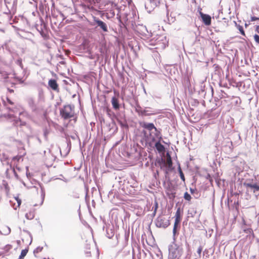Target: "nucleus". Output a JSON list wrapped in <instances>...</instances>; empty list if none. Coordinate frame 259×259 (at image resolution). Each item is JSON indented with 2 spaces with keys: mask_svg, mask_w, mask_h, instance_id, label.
<instances>
[{
  "mask_svg": "<svg viewBox=\"0 0 259 259\" xmlns=\"http://www.w3.org/2000/svg\"><path fill=\"white\" fill-rule=\"evenodd\" d=\"M60 115L64 119H67L74 116V107L70 105H65L60 110Z\"/></svg>",
  "mask_w": 259,
  "mask_h": 259,
  "instance_id": "1",
  "label": "nucleus"
},
{
  "mask_svg": "<svg viewBox=\"0 0 259 259\" xmlns=\"http://www.w3.org/2000/svg\"><path fill=\"white\" fill-rule=\"evenodd\" d=\"M163 166L166 168V173L171 171L174 169L172 166L171 158L169 152L166 153L164 160H163Z\"/></svg>",
  "mask_w": 259,
  "mask_h": 259,
  "instance_id": "2",
  "label": "nucleus"
},
{
  "mask_svg": "<svg viewBox=\"0 0 259 259\" xmlns=\"http://www.w3.org/2000/svg\"><path fill=\"white\" fill-rule=\"evenodd\" d=\"M181 255V250L178 248L169 249V256L171 259H178Z\"/></svg>",
  "mask_w": 259,
  "mask_h": 259,
  "instance_id": "3",
  "label": "nucleus"
},
{
  "mask_svg": "<svg viewBox=\"0 0 259 259\" xmlns=\"http://www.w3.org/2000/svg\"><path fill=\"white\" fill-rule=\"evenodd\" d=\"M199 14L202 18L203 23L206 26H209L211 23V18L210 16L208 14H203L201 12V8H200Z\"/></svg>",
  "mask_w": 259,
  "mask_h": 259,
  "instance_id": "4",
  "label": "nucleus"
},
{
  "mask_svg": "<svg viewBox=\"0 0 259 259\" xmlns=\"http://www.w3.org/2000/svg\"><path fill=\"white\" fill-rule=\"evenodd\" d=\"M85 256L87 257H92V259H99V253L97 250L95 249L92 251H87L85 252Z\"/></svg>",
  "mask_w": 259,
  "mask_h": 259,
  "instance_id": "5",
  "label": "nucleus"
},
{
  "mask_svg": "<svg viewBox=\"0 0 259 259\" xmlns=\"http://www.w3.org/2000/svg\"><path fill=\"white\" fill-rule=\"evenodd\" d=\"M48 84L49 87L55 91L58 92L59 91V88L58 84L55 79H50L48 81Z\"/></svg>",
  "mask_w": 259,
  "mask_h": 259,
  "instance_id": "6",
  "label": "nucleus"
},
{
  "mask_svg": "<svg viewBox=\"0 0 259 259\" xmlns=\"http://www.w3.org/2000/svg\"><path fill=\"white\" fill-rule=\"evenodd\" d=\"M94 21L98 24L99 26L104 31H108L107 26L106 24L102 21L97 19L94 17Z\"/></svg>",
  "mask_w": 259,
  "mask_h": 259,
  "instance_id": "7",
  "label": "nucleus"
},
{
  "mask_svg": "<svg viewBox=\"0 0 259 259\" xmlns=\"http://www.w3.org/2000/svg\"><path fill=\"white\" fill-rule=\"evenodd\" d=\"M243 185L246 188H249L251 190H253V192L259 191V185H258L256 183L254 184H251L250 183H244Z\"/></svg>",
  "mask_w": 259,
  "mask_h": 259,
  "instance_id": "8",
  "label": "nucleus"
},
{
  "mask_svg": "<svg viewBox=\"0 0 259 259\" xmlns=\"http://www.w3.org/2000/svg\"><path fill=\"white\" fill-rule=\"evenodd\" d=\"M140 125L143 128L147 129L149 131H152L153 130H156V128L153 123H146V122H141Z\"/></svg>",
  "mask_w": 259,
  "mask_h": 259,
  "instance_id": "9",
  "label": "nucleus"
},
{
  "mask_svg": "<svg viewBox=\"0 0 259 259\" xmlns=\"http://www.w3.org/2000/svg\"><path fill=\"white\" fill-rule=\"evenodd\" d=\"M181 221V212L180 208H178L175 214V226L178 225Z\"/></svg>",
  "mask_w": 259,
  "mask_h": 259,
  "instance_id": "10",
  "label": "nucleus"
},
{
  "mask_svg": "<svg viewBox=\"0 0 259 259\" xmlns=\"http://www.w3.org/2000/svg\"><path fill=\"white\" fill-rule=\"evenodd\" d=\"M111 103L114 109L117 110L119 108L118 100L115 97H113L111 99Z\"/></svg>",
  "mask_w": 259,
  "mask_h": 259,
  "instance_id": "11",
  "label": "nucleus"
},
{
  "mask_svg": "<svg viewBox=\"0 0 259 259\" xmlns=\"http://www.w3.org/2000/svg\"><path fill=\"white\" fill-rule=\"evenodd\" d=\"M12 245L10 244L6 245L3 248L4 251L3 253H8L12 249Z\"/></svg>",
  "mask_w": 259,
  "mask_h": 259,
  "instance_id": "12",
  "label": "nucleus"
},
{
  "mask_svg": "<svg viewBox=\"0 0 259 259\" xmlns=\"http://www.w3.org/2000/svg\"><path fill=\"white\" fill-rule=\"evenodd\" d=\"M155 147L157 150L159 152H162V144L160 143V141H159L158 142H156L155 144Z\"/></svg>",
  "mask_w": 259,
  "mask_h": 259,
  "instance_id": "13",
  "label": "nucleus"
},
{
  "mask_svg": "<svg viewBox=\"0 0 259 259\" xmlns=\"http://www.w3.org/2000/svg\"><path fill=\"white\" fill-rule=\"evenodd\" d=\"M28 251V250L27 249L22 250L21 251V254L18 259H23L24 257L26 256V254L27 253Z\"/></svg>",
  "mask_w": 259,
  "mask_h": 259,
  "instance_id": "14",
  "label": "nucleus"
},
{
  "mask_svg": "<svg viewBox=\"0 0 259 259\" xmlns=\"http://www.w3.org/2000/svg\"><path fill=\"white\" fill-rule=\"evenodd\" d=\"M178 171H179V174H180V178H181V180L183 182H185V176H184V174H183V172L182 171V170L180 166H179Z\"/></svg>",
  "mask_w": 259,
  "mask_h": 259,
  "instance_id": "15",
  "label": "nucleus"
},
{
  "mask_svg": "<svg viewBox=\"0 0 259 259\" xmlns=\"http://www.w3.org/2000/svg\"><path fill=\"white\" fill-rule=\"evenodd\" d=\"M155 224L157 227L161 228L162 227V219L158 217L156 220Z\"/></svg>",
  "mask_w": 259,
  "mask_h": 259,
  "instance_id": "16",
  "label": "nucleus"
},
{
  "mask_svg": "<svg viewBox=\"0 0 259 259\" xmlns=\"http://www.w3.org/2000/svg\"><path fill=\"white\" fill-rule=\"evenodd\" d=\"M43 249V247H40V246H38L33 251V253L34 254V255L35 256H37V254L41 252Z\"/></svg>",
  "mask_w": 259,
  "mask_h": 259,
  "instance_id": "17",
  "label": "nucleus"
},
{
  "mask_svg": "<svg viewBox=\"0 0 259 259\" xmlns=\"http://www.w3.org/2000/svg\"><path fill=\"white\" fill-rule=\"evenodd\" d=\"M14 199L16 201L17 203V205L15 208V209H16L17 207H19L21 204V200L19 198V196H16L14 197Z\"/></svg>",
  "mask_w": 259,
  "mask_h": 259,
  "instance_id": "18",
  "label": "nucleus"
},
{
  "mask_svg": "<svg viewBox=\"0 0 259 259\" xmlns=\"http://www.w3.org/2000/svg\"><path fill=\"white\" fill-rule=\"evenodd\" d=\"M184 197L188 201H190L192 198L191 195L187 192L185 193Z\"/></svg>",
  "mask_w": 259,
  "mask_h": 259,
  "instance_id": "19",
  "label": "nucleus"
},
{
  "mask_svg": "<svg viewBox=\"0 0 259 259\" xmlns=\"http://www.w3.org/2000/svg\"><path fill=\"white\" fill-rule=\"evenodd\" d=\"M238 30H239V31L240 32V33L244 36L245 35V32L243 30V27L240 26V25H239L238 26Z\"/></svg>",
  "mask_w": 259,
  "mask_h": 259,
  "instance_id": "20",
  "label": "nucleus"
},
{
  "mask_svg": "<svg viewBox=\"0 0 259 259\" xmlns=\"http://www.w3.org/2000/svg\"><path fill=\"white\" fill-rule=\"evenodd\" d=\"M254 39L256 43L259 44V35L257 34H255L253 36Z\"/></svg>",
  "mask_w": 259,
  "mask_h": 259,
  "instance_id": "21",
  "label": "nucleus"
},
{
  "mask_svg": "<svg viewBox=\"0 0 259 259\" xmlns=\"http://www.w3.org/2000/svg\"><path fill=\"white\" fill-rule=\"evenodd\" d=\"M6 100L9 104L11 105H13L14 104V102H12L8 97L6 98Z\"/></svg>",
  "mask_w": 259,
  "mask_h": 259,
  "instance_id": "22",
  "label": "nucleus"
},
{
  "mask_svg": "<svg viewBox=\"0 0 259 259\" xmlns=\"http://www.w3.org/2000/svg\"><path fill=\"white\" fill-rule=\"evenodd\" d=\"M202 250V247L201 246H199L197 249V253L199 255V256H200V255L201 254Z\"/></svg>",
  "mask_w": 259,
  "mask_h": 259,
  "instance_id": "23",
  "label": "nucleus"
},
{
  "mask_svg": "<svg viewBox=\"0 0 259 259\" xmlns=\"http://www.w3.org/2000/svg\"><path fill=\"white\" fill-rule=\"evenodd\" d=\"M155 164L156 165H158L159 166L161 169L162 168V164L159 160L157 161V162L155 163Z\"/></svg>",
  "mask_w": 259,
  "mask_h": 259,
  "instance_id": "24",
  "label": "nucleus"
},
{
  "mask_svg": "<svg viewBox=\"0 0 259 259\" xmlns=\"http://www.w3.org/2000/svg\"><path fill=\"white\" fill-rule=\"evenodd\" d=\"M257 20H259V18L256 17L255 16L251 17V21H254Z\"/></svg>",
  "mask_w": 259,
  "mask_h": 259,
  "instance_id": "25",
  "label": "nucleus"
},
{
  "mask_svg": "<svg viewBox=\"0 0 259 259\" xmlns=\"http://www.w3.org/2000/svg\"><path fill=\"white\" fill-rule=\"evenodd\" d=\"M13 171H14V175H15V177L17 179H19V177L18 175V174L16 173V171H15V169L14 168H13Z\"/></svg>",
  "mask_w": 259,
  "mask_h": 259,
  "instance_id": "26",
  "label": "nucleus"
},
{
  "mask_svg": "<svg viewBox=\"0 0 259 259\" xmlns=\"http://www.w3.org/2000/svg\"><path fill=\"white\" fill-rule=\"evenodd\" d=\"M177 226H178V225L175 226V224H174V229H173V233L174 234H175V233L176 232Z\"/></svg>",
  "mask_w": 259,
  "mask_h": 259,
  "instance_id": "27",
  "label": "nucleus"
},
{
  "mask_svg": "<svg viewBox=\"0 0 259 259\" xmlns=\"http://www.w3.org/2000/svg\"><path fill=\"white\" fill-rule=\"evenodd\" d=\"M255 30L256 31L259 33V25L258 26H256V28H255Z\"/></svg>",
  "mask_w": 259,
  "mask_h": 259,
  "instance_id": "28",
  "label": "nucleus"
},
{
  "mask_svg": "<svg viewBox=\"0 0 259 259\" xmlns=\"http://www.w3.org/2000/svg\"><path fill=\"white\" fill-rule=\"evenodd\" d=\"M3 102H4V104L5 106H8V104H7L6 102L5 101H3Z\"/></svg>",
  "mask_w": 259,
  "mask_h": 259,
  "instance_id": "29",
  "label": "nucleus"
},
{
  "mask_svg": "<svg viewBox=\"0 0 259 259\" xmlns=\"http://www.w3.org/2000/svg\"><path fill=\"white\" fill-rule=\"evenodd\" d=\"M162 149H163V157L164 156V148L163 147L162 148Z\"/></svg>",
  "mask_w": 259,
  "mask_h": 259,
  "instance_id": "30",
  "label": "nucleus"
},
{
  "mask_svg": "<svg viewBox=\"0 0 259 259\" xmlns=\"http://www.w3.org/2000/svg\"><path fill=\"white\" fill-rule=\"evenodd\" d=\"M10 92H14V91H13V90H10Z\"/></svg>",
  "mask_w": 259,
  "mask_h": 259,
  "instance_id": "31",
  "label": "nucleus"
},
{
  "mask_svg": "<svg viewBox=\"0 0 259 259\" xmlns=\"http://www.w3.org/2000/svg\"><path fill=\"white\" fill-rule=\"evenodd\" d=\"M11 110H12V111H13V112H15V110H13V109H12Z\"/></svg>",
  "mask_w": 259,
  "mask_h": 259,
  "instance_id": "32",
  "label": "nucleus"
},
{
  "mask_svg": "<svg viewBox=\"0 0 259 259\" xmlns=\"http://www.w3.org/2000/svg\"><path fill=\"white\" fill-rule=\"evenodd\" d=\"M154 0H150V1H154Z\"/></svg>",
  "mask_w": 259,
  "mask_h": 259,
  "instance_id": "33",
  "label": "nucleus"
}]
</instances>
